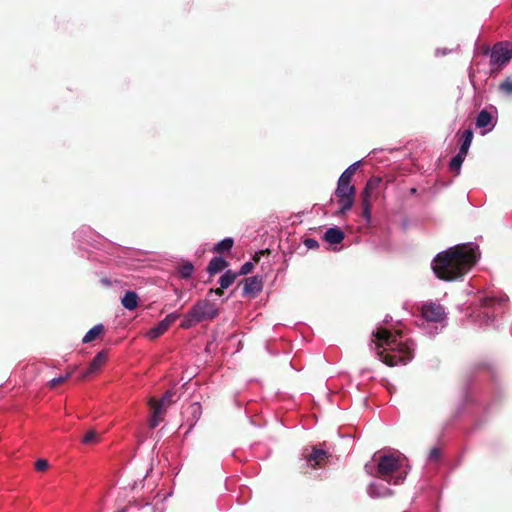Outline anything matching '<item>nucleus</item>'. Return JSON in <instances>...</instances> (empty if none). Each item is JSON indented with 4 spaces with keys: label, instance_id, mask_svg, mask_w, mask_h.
<instances>
[{
    "label": "nucleus",
    "instance_id": "1",
    "mask_svg": "<svg viewBox=\"0 0 512 512\" xmlns=\"http://www.w3.org/2000/svg\"><path fill=\"white\" fill-rule=\"evenodd\" d=\"M436 276L445 281H453L466 274L476 263L473 249L458 245L439 253L433 261Z\"/></svg>",
    "mask_w": 512,
    "mask_h": 512
},
{
    "label": "nucleus",
    "instance_id": "2",
    "mask_svg": "<svg viewBox=\"0 0 512 512\" xmlns=\"http://www.w3.org/2000/svg\"><path fill=\"white\" fill-rule=\"evenodd\" d=\"M376 338V349L379 359L389 367L407 364L412 359V351L403 343H398L396 336L386 328H378L373 332Z\"/></svg>",
    "mask_w": 512,
    "mask_h": 512
},
{
    "label": "nucleus",
    "instance_id": "3",
    "mask_svg": "<svg viewBox=\"0 0 512 512\" xmlns=\"http://www.w3.org/2000/svg\"><path fill=\"white\" fill-rule=\"evenodd\" d=\"M218 313L215 303L208 299L197 300L184 315L180 327L182 329H189L200 322L213 320L218 316Z\"/></svg>",
    "mask_w": 512,
    "mask_h": 512
},
{
    "label": "nucleus",
    "instance_id": "4",
    "mask_svg": "<svg viewBox=\"0 0 512 512\" xmlns=\"http://www.w3.org/2000/svg\"><path fill=\"white\" fill-rule=\"evenodd\" d=\"M401 467V460L394 455H383L379 457L377 464L376 477L388 482L389 484L398 485L404 477L395 475Z\"/></svg>",
    "mask_w": 512,
    "mask_h": 512
},
{
    "label": "nucleus",
    "instance_id": "5",
    "mask_svg": "<svg viewBox=\"0 0 512 512\" xmlns=\"http://www.w3.org/2000/svg\"><path fill=\"white\" fill-rule=\"evenodd\" d=\"M512 58V49L508 47L507 43L499 42L492 48L490 61L492 65L503 66Z\"/></svg>",
    "mask_w": 512,
    "mask_h": 512
},
{
    "label": "nucleus",
    "instance_id": "6",
    "mask_svg": "<svg viewBox=\"0 0 512 512\" xmlns=\"http://www.w3.org/2000/svg\"><path fill=\"white\" fill-rule=\"evenodd\" d=\"M421 315L428 322H441L445 318V311L442 305L427 302L421 307Z\"/></svg>",
    "mask_w": 512,
    "mask_h": 512
},
{
    "label": "nucleus",
    "instance_id": "7",
    "mask_svg": "<svg viewBox=\"0 0 512 512\" xmlns=\"http://www.w3.org/2000/svg\"><path fill=\"white\" fill-rule=\"evenodd\" d=\"M303 457L312 468H321L328 463L331 455L327 451L314 446L311 452H304Z\"/></svg>",
    "mask_w": 512,
    "mask_h": 512
},
{
    "label": "nucleus",
    "instance_id": "8",
    "mask_svg": "<svg viewBox=\"0 0 512 512\" xmlns=\"http://www.w3.org/2000/svg\"><path fill=\"white\" fill-rule=\"evenodd\" d=\"M243 296L256 297L263 288L262 279L259 276H252L243 280Z\"/></svg>",
    "mask_w": 512,
    "mask_h": 512
},
{
    "label": "nucleus",
    "instance_id": "9",
    "mask_svg": "<svg viewBox=\"0 0 512 512\" xmlns=\"http://www.w3.org/2000/svg\"><path fill=\"white\" fill-rule=\"evenodd\" d=\"M108 355L105 350H102L96 354V356L89 363L88 368L81 374L79 381L86 379L88 376L97 372L107 361Z\"/></svg>",
    "mask_w": 512,
    "mask_h": 512
},
{
    "label": "nucleus",
    "instance_id": "10",
    "mask_svg": "<svg viewBox=\"0 0 512 512\" xmlns=\"http://www.w3.org/2000/svg\"><path fill=\"white\" fill-rule=\"evenodd\" d=\"M323 238L330 244H339L344 240L345 234L340 228L332 227L327 229Z\"/></svg>",
    "mask_w": 512,
    "mask_h": 512
},
{
    "label": "nucleus",
    "instance_id": "11",
    "mask_svg": "<svg viewBox=\"0 0 512 512\" xmlns=\"http://www.w3.org/2000/svg\"><path fill=\"white\" fill-rule=\"evenodd\" d=\"M139 297L134 291L125 292L121 299L123 307L129 311L135 310L138 307Z\"/></svg>",
    "mask_w": 512,
    "mask_h": 512
},
{
    "label": "nucleus",
    "instance_id": "12",
    "mask_svg": "<svg viewBox=\"0 0 512 512\" xmlns=\"http://www.w3.org/2000/svg\"><path fill=\"white\" fill-rule=\"evenodd\" d=\"M228 266V262L223 259L222 257H213L208 266H207V272L213 276L218 272H221Z\"/></svg>",
    "mask_w": 512,
    "mask_h": 512
},
{
    "label": "nucleus",
    "instance_id": "13",
    "mask_svg": "<svg viewBox=\"0 0 512 512\" xmlns=\"http://www.w3.org/2000/svg\"><path fill=\"white\" fill-rule=\"evenodd\" d=\"M356 193V189L350 183H343L342 181H338V185L335 191V195L337 197L343 196H354Z\"/></svg>",
    "mask_w": 512,
    "mask_h": 512
},
{
    "label": "nucleus",
    "instance_id": "14",
    "mask_svg": "<svg viewBox=\"0 0 512 512\" xmlns=\"http://www.w3.org/2000/svg\"><path fill=\"white\" fill-rule=\"evenodd\" d=\"M473 140V131L471 129H467L464 131L462 135V143L459 149V153L463 155H467L469 147Z\"/></svg>",
    "mask_w": 512,
    "mask_h": 512
},
{
    "label": "nucleus",
    "instance_id": "15",
    "mask_svg": "<svg viewBox=\"0 0 512 512\" xmlns=\"http://www.w3.org/2000/svg\"><path fill=\"white\" fill-rule=\"evenodd\" d=\"M104 332V326L102 324H97L93 326L83 337V343H89L95 340L98 336H100Z\"/></svg>",
    "mask_w": 512,
    "mask_h": 512
},
{
    "label": "nucleus",
    "instance_id": "16",
    "mask_svg": "<svg viewBox=\"0 0 512 512\" xmlns=\"http://www.w3.org/2000/svg\"><path fill=\"white\" fill-rule=\"evenodd\" d=\"M167 330H168V327L162 321H160L156 326H154L148 330V332L146 333V336L150 340H155L159 336L164 334Z\"/></svg>",
    "mask_w": 512,
    "mask_h": 512
},
{
    "label": "nucleus",
    "instance_id": "17",
    "mask_svg": "<svg viewBox=\"0 0 512 512\" xmlns=\"http://www.w3.org/2000/svg\"><path fill=\"white\" fill-rule=\"evenodd\" d=\"M466 155H463L461 153H457L456 156H454L450 163H449V169L451 172H453L455 175H459L460 174V170H461V165L465 159Z\"/></svg>",
    "mask_w": 512,
    "mask_h": 512
},
{
    "label": "nucleus",
    "instance_id": "18",
    "mask_svg": "<svg viewBox=\"0 0 512 512\" xmlns=\"http://www.w3.org/2000/svg\"><path fill=\"white\" fill-rule=\"evenodd\" d=\"M380 183H381V178L373 177V178L369 179L366 183L364 190L361 193V196L371 198L372 192L379 187Z\"/></svg>",
    "mask_w": 512,
    "mask_h": 512
},
{
    "label": "nucleus",
    "instance_id": "19",
    "mask_svg": "<svg viewBox=\"0 0 512 512\" xmlns=\"http://www.w3.org/2000/svg\"><path fill=\"white\" fill-rule=\"evenodd\" d=\"M492 119V115L487 110H482L476 118V126L478 128H485L491 124Z\"/></svg>",
    "mask_w": 512,
    "mask_h": 512
},
{
    "label": "nucleus",
    "instance_id": "20",
    "mask_svg": "<svg viewBox=\"0 0 512 512\" xmlns=\"http://www.w3.org/2000/svg\"><path fill=\"white\" fill-rule=\"evenodd\" d=\"M238 274L232 270H227L219 279V283L222 288H228L236 280Z\"/></svg>",
    "mask_w": 512,
    "mask_h": 512
},
{
    "label": "nucleus",
    "instance_id": "21",
    "mask_svg": "<svg viewBox=\"0 0 512 512\" xmlns=\"http://www.w3.org/2000/svg\"><path fill=\"white\" fill-rule=\"evenodd\" d=\"M233 245L234 241L232 238H225L214 246L213 252L221 254L230 251Z\"/></svg>",
    "mask_w": 512,
    "mask_h": 512
},
{
    "label": "nucleus",
    "instance_id": "22",
    "mask_svg": "<svg viewBox=\"0 0 512 512\" xmlns=\"http://www.w3.org/2000/svg\"><path fill=\"white\" fill-rule=\"evenodd\" d=\"M338 203L340 204L339 214H344L346 211L350 210L354 203V196H343L337 197Z\"/></svg>",
    "mask_w": 512,
    "mask_h": 512
},
{
    "label": "nucleus",
    "instance_id": "23",
    "mask_svg": "<svg viewBox=\"0 0 512 512\" xmlns=\"http://www.w3.org/2000/svg\"><path fill=\"white\" fill-rule=\"evenodd\" d=\"M74 371H75V368H71L67 371V373L65 375H61L60 377L53 378L51 381L48 382L49 388L54 389L58 385L66 382L72 376Z\"/></svg>",
    "mask_w": 512,
    "mask_h": 512
},
{
    "label": "nucleus",
    "instance_id": "24",
    "mask_svg": "<svg viewBox=\"0 0 512 512\" xmlns=\"http://www.w3.org/2000/svg\"><path fill=\"white\" fill-rule=\"evenodd\" d=\"M362 197V217L369 222L371 219V198L370 197Z\"/></svg>",
    "mask_w": 512,
    "mask_h": 512
},
{
    "label": "nucleus",
    "instance_id": "25",
    "mask_svg": "<svg viewBox=\"0 0 512 512\" xmlns=\"http://www.w3.org/2000/svg\"><path fill=\"white\" fill-rule=\"evenodd\" d=\"M194 270V266L191 262H185L178 267V273L181 278H189Z\"/></svg>",
    "mask_w": 512,
    "mask_h": 512
},
{
    "label": "nucleus",
    "instance_id": "26",
    "mask_svg": "<svg viewBox=\"0 0 512 512\" xmlns=\"http://www.w3.org/2000/svg\"><path fill=\"white\" fill-rule=\"evenodd\" d=\"M151 414L162 416L165 413L166 406L158 402L156 399H150Z\"/></svg>",
    "mask_w": 512,
    "mask_h": 512
},
{
    "label": "nucleus",
    "instance_id": "27",
    "mask_svg": "<svg viewBox=\"0 0 512 512\" xmlns=\"http://www.w3.org/2000/svg\"><path fill=\"white\" fill-rule=\"evenodd\" d=\"M82 443L83 444H95L99 441V436L98 434L96 433V431L94 430H89L85 435L84 437L82 438Z\"/></svg>",
    "mask_w": 512,
    "mask_h": 512
},
{
    "label": "nucleus",
    "instance_id": "28",
    "mask_svg": "<svg viewBox=\"0 0 512 512\" xmlns=\"http://www.w3.org/2000/svg\"><path fill=\"white\" fill-rule=\"evenodd\" d=\"M497 304H500V301L494 297H482L480 299V306L483 308L494 307Z\"/></svg>",
    "mask_w": 512,
    "mask_h": 512
},
{
    "label": "nucleus",
    "instance_id": "29",
    "mask_svg": "<svg viewBox=\"0 0 512 512\" xmlns=\"http://www.w3.org/2000/svg\"><path fill=\"white\" fill-rule=\"evenodd\" d=\"M175 395V392L172 390H168L164 393L161 399L157 400L158 402L162 403L166 407L170 405L174 400L173 397Z\"/></svg>",
    "mask_w": 512,
    "mask_h": 512
},
{
    "label": "nucleus",
    "instance_id": "30",
    "mask_svg": "<svg viewBox=\"0 0 512 512\" xmlns=\"http://www.w3.org/2000/svg\"><path fill=\"white\" fill-rule=\"evenodd\" d=\"M500 89L507 93V94H511L512 93V78L508 77L506 78L501 84H500Z\"/></svg>",
    "mask_w": 512,
    "mask_h": 512
},
{
    "label": "nucleus",
    "instance_id": "31",
    "mask_svg": "<svg viewBox=\"0 0 512 512\" xmlns=\"http://www.w3.org/2000/svg\"><path fill=\"white\" fill-rule=\"evenodd\" d=\"M253 268H254L253 262H246L242 265V267L240 268V271L237 274H238V276L239 275H247L253 270Z\"/></svg>",
    "mask_w": 512,
    "mask_h": 512
},
{
    "label": "nucleus",
    "instance_id": "32",
    "mask_svg": "<svg viewBox=\"0 0 512 512\" xmlns=\"http://www.w3.org/2000/svg\"><path fill=\"white\" fill-rule=\"evenodd\" d=\"M162 420H163L162 416L151 414V417L148 422L149 428L150 429L156 428Z\"/></svg>",
    "mask_w": 512,
    "mask_h": 512
},
{
    "label": "nucleus",
    "instance_id": "33",
    "mask_svg": "<svg viewBox=\"0 0 512 512\" xmlns=\"http://www.w3.org/2000/svg\"><path fill=\"white\" fill-rule=\"evenodd\" d=\"M178 318V313H170L162 320V322L169 328V326Z\"/></svg>",
    "mask_w": 512,
    "mask_h": 512
},
{
    "label": "nucleus",
    "instance_id": "34",
    "mask_svg": "<svg viewBox=\"0 0 512 512\" xmlns=\"http://www.w3.org/2000/svg\"><path fill=\"white\" fill-rule=\"evenodd\" d=\"M48 468V462L45 459H38L35 462V469L37 471H45Z\"/></svg>",
    "mask_w": 512,
    "mask_h": 512
},
{
    "label": "nucleus",
    "instance_id": "35",
    "mask_svg": "<svg viewBox=\"0 0 512 512\" xmlns=\"http://www.w3.org/2000/svg\"><path fill=\"white\" fill-rule=\"evenodd\" d=\"M304 245L308 248V249H316L319 247V244H318V241L313 239V238H306L304 240Z\"/></svg>",
    "mask_w": 512,
    "mask_h": 512
},
{
    "label": "nucleus",
    "instance_id": "36",
    "mask_svg": "<svg viewBox=\"0 0 512 512\" xmlns=\"http://www.w3.org/2000/svg\"><path fill=\"white\" fill-rule=\"evenodd\" d=\"M440 458V449L439 448H432L429 452V460L431 461H437Z\"/></svg>",
    "mask_w": 512,
    "mask_h": 512
},
{
    "label": "nucleus",
    "instance_id": "37",
    "mask_svg": "<svg viewBox=\"0 0 512 512\" xmlns=\"http://www.w3.org/2000/svg\"><path fill=\"white\" fill-rule=\"evenodd\" d=\"M353 176L350 175L347 171H344L339 180L338 181H342L343 183H350L351 184V180H352Z\"/></svg>",
    "mask_w": 512,
    "mask_h": 512
},
{
    "label": "nucleus",
    "instance_id": "38",
    "mask_svg": "<svg viewBox=\"0 0 512 512\" xmlns=\"http://www.w3.org/2000/svg\"><path fill=\"white\" fill-rule=\"evenodd\" d=\"M265 254H270L269 249L260 250L259 252L255 253L253 256V262L258 263L260 261V257Z\"/></svg>",
    "mask_w": 512,
    "mask_h": 512
},
{
    "label": "nucleus",
    "instance_id": "39",
    "mask_svg": "<svg viewBox=\"0 0 512 512\" xmlns=\"http://www.w3.org/2000/svg\"><path fill=\"white\" fill-rule=\"evenodd\" d=\"M224 289L225 288H222L221 286L219 288H211L208 292V294H216L218 296H222L223 293H224Z\"/></svg>",
    "mask_w": 512,
    "mask_h": 512
},
{
    "label": "nucleus",
    "instance_id": "40",
    "mask_svg": "<svg viewBox=\"0 0 512 512\" xmlns=\"http://www.w3.org/2000/svg\"><path fill=\"white\" fill-rule=\"evenodd\" d=\"M358 162L350 165L345 171H347L350 175L354 176L356 170L358 169Z\"/></svg>",
    "mask_w": 512,
    "mask_h": 512
},
{
    "label": "nucleus",
    "instance_id": "41",
    "mask_svg": "<svg viewBox=\"0 0 512 512\" xmlns=\"http://www.w3.org/2000/svg\"><path fill=\"white\" fill-rule=\"evenodd\" d=\"M141 511L142 512H153V507L149 503H146L141 507Z\"/></svg>",
    "mask_w": 512,
    "mask_h": 512
},
{
    "label": "nucleus",
    "instance_id": "42",
    "mask_svg": "<svg viewBox=\"0 0 512 512\" xmlns=\"http://www.w3.org/2000/svg\"><path fill=\"white\" fill-rule=\"evenodd\" d=\"M130 505H131V503H129L127 506L123 507L122 509L118 510L117 512H128V508Z\"/></svg>",
    "mask_w": 512,
    "mask_h": 512
},
{
    "label": "nucleus",
    "instance_id": "43",
    "mask_svg": "<svg viewBox=\"0 0 512 512\" xmlns=\"http://www.w3.org/2000/svg\"><path fill=\"white\" fill-rule=\"evenodd\" d=\"M192 408H194V409H199V408H200V406H199L197 403H195V404H193V405H192Z\"/></svg>",
    "mask_w": 512,
    "mask_h": 512
}]
</instances>
